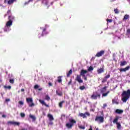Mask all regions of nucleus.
I'll return each instance as SVG.
<instances>
[{
  "label": "nucleus",
  "mask_w": 130,
  "mask_h": 130,
  "mask_svg": "<svg viewBox=\"0 0 130 130\" xmlns=\"http://www.w3.org/2000/svg\"><path fill=\"white\" fill-rule=\"evenodd\" d=\"M87 73H88V71L85 70L84 69L81 70L80 72V75H77L76 78L75 79L76 81L78 82L79 84H82V83H83V80L81 79V77H82V78H83L85 81H87V76H86L85 75L86 74H87Z\"/></svg>",
  "instance_id": "obj_1"
},
{
  "label": "nucleus",
  "mask_w": 130,
  "mask_h": 130,
  "mask_svg": "<svg viewBox=\"0 0 130 130\" xmlns=\"http://www.w3.org/2000/svg\"><path fill=\"white\" fill-rule=\"evenodd\" d=\"M121 101L125 103L129 99L130 97V89H128L127 91H123L121 94Z\"/></svg>",
  "instance_id": "obj_2"
},
{
  "label": "nucleus",
  "mask_w": 130,
  "mask_h": 130,
  "mask_svg": "<svg viewBox=\"0 0 130 130\" xmlns=\"http://www.w3.org/2000/svg\"><path fill=\"white\" fill-rule=\"evenodd\" d=\"M69 122L66 124V126L68 129H72L74 125L77 123V121L74 119H69Z\"/></svg>",
  "instance_id": "obj_3"
},
{
  "label": "nucleus",
  "mask_w": 130,
  "mask_h": 130,
  "mask_svg": "<svg viewBox=\"0 0 130 130\" xmlns=\"http://www.w3.org/2000/svg\"><path fill=\"white\" fill-rule=\"evenodd\" d=\"M119 119V116H116L115 117V118L113 120V123H116L117 125V128L118 129H120L121 128V124H120V123L117 122L118 121V120Z\"/></svg>",
  "instance_id": "obj_4"
},
{
  "label": "nucleus",
  "mask_w": 130,
  "mask_h": 130,
  "mask_svg": "<svg viewBox=\"0 0 130 130\" xmlns=\"http://www.w3.org/2000/svg\"><path fill=\"white\" fill-rule=\"evenodd\" d=\"M100 97H101V94H100V93L95 94L94 93H93L91 95L90 98L93 100H97L98 98L100 99Z\"/></svg>",
  "instance_id": "obj_5"
},
{
  "label": "nucleus",
  "mask_w": 130,
  "mask_h": 130,
  "mask_svg": "<svg viewBox=\"0 0 130 130\" xmlns=\"http://www.w3.org/2000/svg\"><path fill=\"white\" fill-rule=\"evenodd\" d=\"M26 102L29 104V107L35 106V104L33 103V99H32V98H26ZM30 103L31 104H30Z\"/></svg>",
  "instance_id": "obj_6"
},
{
  "label": "nucleus",
  "mask_w": 130,
  "mask_h": 130,
  "mask_svg": "<svg viewBox=\"0 0 130 130\" xmlns=\"http://www.w3.org/2000/svg\"><path fill=\"white\" fill-rule=\"evenodd\" d=\"M90 113L86 112L85 113H79L78 114V116L80 117H82L83 118H87V116H90Z\"/></svg>",
  "instance_id": "obj_7"
},
{
  "label": "nucleus",
  "mask_w": 130,
  "mask_h": 130,
  "mask_svg": "<svg viewBox=\"0 0 130 130\" xmlns=\"http://www.w3.org/2000/svg\"><path fill=\"white\" fill-rule=\"evenodd\" d=\"M95 121H100L101 123L104 122V117L103 116H96L95 119Z\"/></svg>",
  "instance_id": "obj_8"
},
{
  "label": "nucleus",
  "mask_w": 130,
  "mask_h": 130,
  "mask_svg": "<svg viewBox=\"0 0 130 130\" xmlns=\"http://www.w3.org/2000/svg\"><path fill=\"white\" fill-rule=\"evenodd\" d=\"M8 124H11L12 125H17L19 126L20 125V122H16V121H9L8 122Z\"/></svg>",
  "instance_id": "obj_9"
},
{
  "label": "nucleus",
  "mask_w": 130,
  "mask_h": 130,
  "mask_svg": "<svg viewBox=\"0 0 130 130\" xmlns=\"http://www.w3.org/2000/svg\"><path fill=\"white\" fill-rule=\"evenodd\" d=\"M105 53V51L104 50H101L100 52H98L96 55L95 56L96 57H100V56H102V55H104V54Z\"/></svg>",
  "instance_id": "obj_10"
},
{
  "label": "nucleus",
  "mask_w": 130,
  "mask_h": 130,
  "mask_svg": "<svg viewBox=\"0 0 130 130\" xmlns=\"http://www.w3.org/2000/svg\"><path fill=\"white\" fill-rule=\"evenodd\" d=\"M129 69H130V66H127L125 68H121L119 69V71L120 72V73H122V72H125L126 71H128Z\"/></svg>",
  "instance_id": "obj_11"
},
{
  "label": "nucleus",
  "mask_w": 130,
  "mask_h": 130,
  "mask_svg": "<svg viewBox=\"0 0 130 130\" xmlns=\"http://www.w3.org/2000/svg\"><path fill=\"white\" fill-rule=\"evenodd\" d=\"M109 78H110V74H108L102 79V82L105 83V82H107V79H109Z\"/></svg>",
  "instance_id": "obj_12"
},
{
  "label": "nucleus",
  "mask_w": 130,
  "mask_h": 130,
  "mask_svg": "<svg viewBox=\"0 0 130 130\" xmlns=\"http://www.w3.org/2000/svg\"><path fill=\"white\" fill-rule=\"evenodd\" d=\"M104 68H105L104 65H103L102 66V68L99 69L97 70L98 74H102V73H104V71H105Z\"/></svg>",
  "instance_id": "obj_13"
},
{
  "label": "nucleus",
  "mask_w": 130,
  "mask_h": 130,
  "mask_svg": "<svg viewBox=\"0 0 130 130\" xmlns=\"http://www.w3.org/2000/svg\"><path fill=\"white\" fill-rule=\"evenodd\" d=\"M39 101L42 104V105H44L45 106H46V107H49V105L46 104V103H45L44 101L39 100Z\"/></svg>",
  "instance_id": "obj_14"
},
{
  "label": "nucleus",
  "mask_w": 130,
  "mask_h": 130,
  "mask_svg": "<svg viewBox=\"0 0 130 130\" xmlns=\"http://www.w3.org/2000/svg\"><path fill=\"white\" fill-rule=\"evenodd\" d=\"M50 121H52V120H54V118H53V116L50 114H48L47 115Z\"/></svg>",
  "instance_id": "obj_15"
},
{
  "label": "nucleus",
  "mask_w": 130,
  "mask_h": 130,
  "mask_svg": "<svg viewBox=\"0 0 130 130\" xmlns=\"http://www.w3.org/2000/svg\"><path fill=\"white\" fill-rule=\"evenodd\" d=\"M13 25V21L9 20L6 23V26L7 27H11Z\"/></svg>",
  "instance_id": "obj_16"
},
{
  "label": "nucleus",
  "mask_w": 130,
  "mask_h": 130,
  "mask_svg": "<svg viewBox=\"0 0 130 130\" xmlns=\"http://www.w3.org/2000/svg\"><path fill=\"white\" fill-rule=\"evenodd\" d=\"M115 113L117 114H121L122 113H123V110L120 109H116L115 110Z\"/></svg>",
  "instance_id": "obj_17"
},
{
  "label": "nucleus",
  "mask_w": 130,
  "mask_h": 130,
  "mask_svg": "<svg viewBox=\"0 0 130 130\" xmlns=\"http://www.w3.org/2000/svg\"><path fill=\"white\" fill-rule=\"evenodd\" d=\"M107 90V86H105L101 89V93L103 94L104 93H105V92H106Z\"/></svg>",
  "instance_id": "obj_18"
},
{
  "label": "nucleus",
  "mask_w": 130,
  "mask_h": 130,
  "mask_svg": "<svg viewBox=\"0 0 130 130\" xmlns=\"http://www.w3.org/2000/svg\"><path fill=\"white\" fill-rule=\"evenodd\" d=\"M47 34H48V32L46 31V28H44L41 34V36H44V35H46Z\"/></svg>",
  "instance_id": "obj_19"
},
{
  "label": "nucleus",
  "mask_w": 130,
  "mask_h": 130,
  "mask_svg": "<svg viewBox=\"0 0 130 130\" xmlns=\"http://www.w3.org/2000/svg\"><path fill=\"white\" fill-rule=\"evenodd\" d=\"M126 64H127V62L124 60L120 62V67H123V66H125Z\"/></svg>",
  "instance_id": "obj_20"
},
{
  "label": "nucleus",
  "mask_w": 130,
  "mask_h": 130,
  "mask_svg": "<svg viewBox=\"0 0 130 130\" xmlns=\"http://www.w3.org/2000/svg\"><path fill=\"white\" fill-rule=\"evenodd\" d=\"M128 18H129V16L127 14H126L124 15L123 19V21H125L126 20H127V19H128Z\"/></svg>",
  "instance_id": "obj_21"
},
{
  "label": "nucleus",
  "mask_w": 130,
  "mask_h": 130,
  "mask_svg": "<svg viewBox=\"0 0 130 130\" xmlns=\"http://www.w3.org/2000/svg\"><path fill=\"white\" fill-rule=\"evenodd\" d=\"M73 73V70L72 69H71L69 72L67 73V76L68 77H70V76H71V75H72V73Z\"/></svg>",
  "instance_id": "obj_22"
},
{
  "label": "nucleus",
  "mask_w": 130,
  "mask_h": 130,
  "mask_svg": "<svg viewBox=\"0 0 130 130\" xmlns=\"http://www.w3.org/2000/svg\"><path fill=\"white\" fill-rule=\"evenodd\" d=\"M119 103L117 102V100L115 99H113L112 100V104H117L118 105Z\"/></svg>",
  "instance_id": "obj_23"
},
{
  "label": "nucleus",
  "mask_w": 130,
  "mask_h": 130,
  "mask_svg": "<svg viewBox=\"0 0 130 130\" xmlns=\"http://www.w3.org/2000/svg\"><path fill=\"white\" fill-rule=\"evenodd\" d=\"M14 2H16V0H9L8 1V5H12V4H13Z\"/></svg>",
  "instance_id": "obj_24"
},
{
  "label": "nucleus",
  "mask_w": 130,
  "mask_h": 130,
  "mask_svg": "<svg viewBox=\"0 0 130 130\" xmlns=\"http://www.w3.org/2000/svg\"><path fill=\"white\" fill-rule=\"evenodd\" d=\"M4 89H8V90H11V89H12V86H11V85L9 86H6L5 85L4 86Z\"/></svg>",
  "instance_id": "obj_25"
},
{
  "label": "nucleus",
  "mask_w": 130,
  "mask_h": 130,
  "mask_svg": "<svg viewBox=\"0 0 130 130\" xmlns=\"http://www.w3.org/2000/svg\"><path fill=\"white\" fill-rule=\"evenodd\" d=\"M109 93H110V91H108L106 93H103L102 94L103 97H106V96H107L108 94H109Z\"/></svg>",
  "instance_id": "obj_26"
},
{
  "label": "nucleus",
  "mask_w": 130,
  "mask_h": 130,
  "mask_svg": "<svg viewBox=\"0 0 130 130\" xmlns=\"http://www.w3.org/2000/svg\"><path fill=\"white\" fill-rule=\"evenodd\" d=\"M29 117H30V118H31V119H32V120H36V117H35V116L30 114Z\"/></svg>",
  "instance_id": "obj_27"
},
{
  "label": "nucleus",
  "mask_w": 130,
  "mask_h": 130,
  "mask_svg": "<svg viewBox=\"0 0 130 130\" xmlns=\"http://www.w3.org/2000/svg\"><path fill=\"white\" fill-rule=\"evenodd\" d=\"M56 93L58 96H62V92L61 91L58 92L57 90H56Z\"/></svg>",
  "instance_id": "obj_28"
},
{
  "label": "nucleus",
  "mask_w": 130,
  "mask_h": 130,
  "mask_svg": "<svg viewBox=\"0 0 130 130\" xmlns=\"http://www.w3.org/2000/svg\"><path fill=\"white\" fill-rule=\"evenodd\" d=\"M63 103H64V101H62L61 102H60L59 103V107L61 108L62 107V104H63Z\"/></svg>",
  "instance_id": "obj_29"
},
{
  "label": "nucleus",
  "mask_w": 130,
  "mask_h": 130,
  "mask_svg": "<svg viewBox=\"0 0 130 130\" xmlns=\"http://www.w3.org/2000/svg\"><path fill=\"white\" fill-rule=\"evenodd\" d=\"M62 81V80H61V76H59L57 79L58 83H61Z\"/></svg>",
  "instance_id": "obj_30"
},
{
  "label": "nucleus",
  "mask_w": 130,
  "mask_h": 130,
  "mask_svg": "<svg viewBox=\"0 0 130 130\" xmlns=\"http://www.w3.org/2000/svg\"><path fill=\"white\" fill-rule=\"evenodd\" d=\"M79 89L81 91H83V90H85V89H86V87H85V86H81L79 87Z\"/></svg>",
  "instance_id": "obj_31"
},
{
  "label": "nucleus",
  "mask_w": 130,
  "mask_h": 130,
  "mask_svg": "<svg viewBox=\"0 0 130 130\" xmlns=\"http://www.w3.org/2000/svg\"><path fill=\"white\" fill-rule=\"evenodd\" d=\"M45 100H47V101H49V100H50V97H49V95H46L45 96Z\"/></svg>",
  "instance_id": "obj_32"
},
{
  "label": "nucleus",
  "mask_w": 130,
  "mask_h": 130,
  "mask_svg": "<svg viewBox=\"0 0 130 130\" xmlns=\"http://www.w3.org/2000/svg\"><path fill=\"white\" fill-rule=\"evenodd\" d=\"M8 19L9 20V21H12V20H14V17H13V16L12 15H10L8 17Z\"/></svg>",
  "instance_id": "obj_33"
},
{
  "label": "nucleus",
  "mask_w": 130,
  "mask_h": 130,
  "mask_svg": "<svg viewBox=\"0 0 130 130\" xmlns=\"http://www.w3.org/2000/svg\"><path fill=\"white\" fill-rule=\"evenodd\" d=\"M94 70V68L92 66H90L89 68L88 69V72H91Z\"/></svg>",
  "instance_id": "obj_34"
},
{
  "label": "nucleus",
  "mask_w": 130,
  "mask_h": 130,
  "mask_svg": "<svg viewBox=\"0 0 130 130\" xmlns=\"http://www.w3.org/2000/svg\"><path fill=\"white\" fill-rule=\"evenodd\" d=\"M114 12H115V14H119V11H118V9H115L114 10Z\"/></svg>",
  "instance_id": "obj_35"
},
{
  "label": "nucleus",
  "mask_w": 130,
  "mask_h": 130,
  "mask_svg": "<svg viewBox=\"0 0 130 130\" xmlns=\"http://www.w3.org/2000/svg\"><path fill=\"white\" fill-rule=\"evenodd\" d=\"M15 82V80L14 79H10L9 80V82L10 83V84H14Z\"/></svg>",
  "instance_id": "obj_36"
},
{
  "label": "nucleus",
  "mask_w": 130,
  "mask_h": 130,
  "mask_svg": "<svg viewBox=\"0 0 130 130\" xmlns=\"http://www.w3.org/2000/svg\"><path fill=\"white\" fill-rule=\"evenodd\" d=\"M107 23H112V19H107Z\"/></svg>",
  "instance_id": "obj_37"
},
{
  "label": "nucleus",
  "mask_w": 130,
  "mask_h": 130,
  "mask_svg": "<svg viewBox=\"0 0 130 130\" xmlns=\"http://www.w3.org/2000/svg\"><path fill=\"white\" fill-rule=\"evenodd\" d=\"M38 88H39V85L36 84L34 86V89L35 90H37V89H38Z\"/></svg>",
  "instance_id": "obj_38"
},
{
  "label": "nucleus",
  "mask_w": 130,
  "mask_h": 130,
  "mask_svg": "<svg viewBox=\"0 0 130 130\" xmlns=\"http://www.w3.org/2000/svg\"><path fill=\"white\" fill-rule=\"evenodd\" d=\"M78 127L80 128V129H85V126L79 125Z\"/></svg>",
  "instance_id": "obj_39"
},
{
  "label": "nucleus",
  "mask_w": 130,
  "mask_h": 130,
  "mask_svg": "<svg viewBox=\"0 0 130 130\" xmlns=\"http://www.w3.org/2000/svg\"><path fill=\"white\" fill-rule=\"evenodd\" d=\"M73 82L72 79H70V81L68 82V85L70 86V85H72V82Z\"/></svg>",
  "instance_id": "obj_40"
},
{
  "label": "nucleus",
  "mask_w": 130,
  "mask_h": 130,
  "mask_svg": "<svg viewBox=\"0 0 130 130\" xmlns=\"http://www.w3.org/2000/svg\"><path fill=\"white\" fill-rule=\"evenodd\" d=\"M18 103L20 105H24V102L23 101H19Z\"/></svg>",
  "instance_id": "obj_41"
},
{
  "label": "nucleus",
  "mask_w": 130,
  "mask_h": 130,
  "mask_svg": "<svg viewBox=\"0 0 130 130\" xmlns=\"http://www.w3.org/2000/svg\"><path fill=\"white\" fill-rule=\"evenodd\" d=\"M106 107H107V104H103V108L104 109H105V108Z\"/></svg>",
  "instance_id": "obj_42"
},
{
  "label": "nucleus",
  "mask_w": 130,
  "mask_h": 130,
  "mask_svg": "<svg viewBox=\"0 0 130 130\" xmlns=\"http://www.w3.org/2000/svg\"><path fill=\"white\" fill-rule=\"evenodd\" d=\"M20 116L21 117H25V114L24 113H21Z\"/></svg>",
  "instance_id": "obj_43"
},
{
  "label": "nucleus",
  "mask_w": 130,
  "mask_h": 130,
  "mask_svg": "<svg viewBox=\"0 0 130 130\" xmlns=\"http://www.w3.org/2000/svg\"><path fill=\"white\" fill-rule=\"evenodd\" d=\"M126 33L127 34H130V28L127 29Z\"/></svg>",
  "instance_id": "obj_44"
},
{
  "label": "nucleus",
  "mask_w": 130,
  "mask_h": 130,
  "mask_svg": "<svg viewBox=\"0 0 130 130\" xmlns=\"http://www.w3.org/2000/svg\"><path fill=\"white\" fill-rule=\"evenodd\" d=\"M48 85H49V86H52V83H51V82H49V83H48Z\"/></svg>",
  "instance_id": "obj_45"
},
{
  "label": "nucleus",
  "mask_w": 130,
  "mask_h": 130,
  "mask_svg": "<svg viewBox=\"0 0 130 130\" xmlns=\"http://www.w3.org/2000/svg\"><path fill=\"white\" fill-rule=\"evenodd\" d=\"M10 101V99H7L6 100V102H9Z\"/></svg>",
  "instance_id": "obj_46"
},
{
  "label": "nucleus",
  "mask_w": 130,
  "mask_h": 130,
  "mask_svg": "<svg viewBox=\"0 0 130 130\" xmlns=\"http://www.w3.org/2000/svg\"><path fill=\"white\" fill-rule=\"evenodd\" d=\"M2 117H4V118H6V117H7V115H2Z\"/></svg>",
  "instance_id": "obj_47"
},
{
  "label": "nucleus",
  "mask_w": 130,
  "mask_h": 130,
  "mask_svg": "<svg viewBox=\"0 0 130 130\" xmlns=\"http://www.w3.org/2000/svg\"><path fill=\"white\" fill-rule=\"evenodd\" d=\"M21 92H24V91H25V89H24V88H22L21 89Z\"/></svg>",
  "instance_id": "obj_48"
},
{
  "label": "nucleus",
  "mask_w": 130,
  "mask_h": 130,
  "mask_svg": "<svg viewBox=\"0 0 130 130\" xmlns=\"http://www.w3.org/2000/svg\"><path fill=\"white\" fill-rule=\"evenodd\" d=\"M39 91H41L42 90V88H38Z\"/></svg>",
  "instance_id": "obj_49"
},
{
  "label": "nucleus",
  "mask_w": 130,
  "mask_h": 130,
  "mask_svg": "<svg viewBox=\"0 0 130 130\" xmlns=\"http://www.w3.org/2000/svg\"><path fill=\"white\" fill-rule=\"evenodd\" d=\"M91 59H95V57H92Z\"/></svg>",
  "instance_id": "obj_50"
},
{
  "label": "nucleus",
  "mask_w": 130,
  "mask_h": 130,
  "mask_svg": "<svg viewBox=\"0 0 130 130\" xmlns=\"http://www.w3.org/2000/svg\"><path fill=\"white\" fill-rule=\"evenodd\" d=\"M61 116H64H64H66V115H62Z\"/></svg>",
  "instance_id": "obj_51"
},
{
  "label": "nucleus",
  "mask_w": 130,
  "mask_h": 130,
  "mask_svg": "<svg viewBox=\"0 0 130 130\" xmlns=\"http://www.w3.org/2000/svg\"><path fill=\"white\" fill-rule=\"evenodd\" d=\"M127 2H130V0H127Z\"/></svg>",
  "instance_id": "obj_52"
},
{
  "label": "nucleus",
  "mask_w": 130,
  "mask_h": 130,
  "mask_svg": "<svg viewBox=\"0 0 130 130\" xmlns=\"http://www.w3.org/2000/svg\"><path fill=\"white\" fill-rule=\"evenodd\" d=\"M10 13V11H8V13Z\"/></svg>",
  "instance_id": "obj_53"
},
{
  "label": "nucleus",
  "mask_w": 130,
  "mask_h": 130,
  "mask_svg": "<svg viewBox=\"0 0 130 130\" xmlns=\"http://www.w3.org/2000/svg\"><path fill=\"white\" fill-rule=\"evenodd\" d=\"M23 60H25V58H24V59H23Z\"/></svg>",
  "instance_id": "obj_54"
},
{
  "label": "nucleus",
  "mask_w": 130,
  "mask_h": 130,
  "mask_svg": "<svg viewBox=\"0 0 130 130\" xmlns=\"http://www.w3.org/2000/svg\"><path fill=\"white\" fill-rule=\"evenodd\" d=\"M39 1H40V0H38V2H39Z\"/></svg>",
  "instance_id": "obj_55"
},
{
  "label": "nucleus",
  "mask_w": 130,
  "mask_h": 130,
  "mask_svg": "<svg viewBox=\"0 0 130 130\" xmlns=\"http://www.w3.org/2000/svg\"><path fill=\"white\" fill-rule=\"evenodd\" d=\"M5 2H6V1H7V0H5Z\"/></svg>",
  "instance_id": "obj_56"
},
{
  "label": "nucleus",
  "mask_w": 130,
  "mask_h": 130,
  "mask_svg": "<svg viewBox=\"0 0 130 130\" xmlns=\"http://www.w3.org/2000/svg\"><path fill=\"white\" fill-rule=\"evenodd\" d=\"M0 7H1V5H0Z\"/></svg>",
  "instance_id": "obj_57"
}]
</instances>
